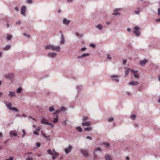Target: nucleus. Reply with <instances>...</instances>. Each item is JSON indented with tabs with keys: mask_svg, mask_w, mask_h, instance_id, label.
Segmentation results:
<instances>
[{
	"mask_svg": "<svg viewBox=\"0 0 160 160\" xmlns=\"http://www.w3.org/2000/svg\"><path fill=\"white\" fill-rule=\"evenodd\" d=\"M46 49H51L52 50H56L59 52L60 50V46H55L53 45H48L45 46Z\"/></svg>",
	"mask_w": 160,
	"mask_h": 160,
	"instance_id": "nucleus-1",
	"label": "nucleus"
},
{
	"mask_svg": "<svg viewBox=\"0 0 160 160\" xmlns=\"http://www.w3.org/2000/svg\"><path fill=\"white\" fill-rule=\"evenodd\" d=\"M14 76V74L12 73H8L4 75L5 77L9 80H12Z\"/></svg>",
	"mask_w": 160,
	"mask_h": 160,
	"instance_id": "nucleus-2",
	"label": "nucleus"
},
{
	"mask_svg": "<svg viewBox=\"0 0 160 160\" xmlns=\"http://www.w3.org/2000/svg\"><path fill=\"white\" fill-rule=\"evenodd\" d=\"M111 80L113 81L118 82H119V77L116 75H112L110 76Z\"/></svg>",
	"mask_w": 160,
	"mask_h": 160,
	"instance_id": "nucleus-3",
	"label": "nucleus"
},
{
	"mask_svg": "<svg viewBox=\"0 0 160 160\" xmlns=\"http://www.w3.org/2000/svg\"><path fill=\"white\" fill-rule=\"evenodd\" d=\"M139 28L137 26H135L134 28V31L133 32L135 34L136 36L138 37L140 35V33L139 32Z\"/></svg>",
	"mask_w": 160,
	"mask_h": 160,
	"instance_id": "nucleus-4",
	"label": "nucleus"
},
{
	"mask_svg": "<svg viewBox=\"0 0 160 160\" xmlns=\"http://www.w3.org/2000/svg\"><path fill=\"white\" fill-rule=\"evenodd\" d=\"M122 9L121 8H115L113 10V12L112 13V14L115 16L120 15V13L119 12H118L119 11L121 10Z\"/></svg>",
	"mask_w": 160,
	"mask_h": 160,
	"instance_id": "nucleus-5",
	"label": "nucleus"
},
{
	"mask_svg": "<svg viewBox=\"0 0 160 160\" xmlns=\"http://www.w3.org/2000/svg\"><path fill=\"white\" fill-rule=\"evenodd\" d=\"M4 103L5 104L6 107L9 110H11L12 108V103L9 102H5Z\"/></svg>",
	"mask_w": 160,
	"mask_h": 160,
	"instance_id": "nucleus-6",
	"label": "nucleus"
},
{
	"mask_svg": "<svg viewBox=\"0 0 160 160\" xmlns=\"http://www.w3.org/2000/svg\"><path fill=\"white\" fill-rule=\"evenodd\" d=\"M27 7L23 5L22 6L21 9V14L24 16H25V12L26 10Z\"/></svg>",
	"mask_w": 160,
	"mask_h": 160,
	"instance_id": "nucleus-7",
	"label": "nucleus"
},
{
	"mask_svg": "<svg viewBox=\"0 0 160 160\" xmlns=\"http://www.w3.org/2000/svg\"><path fill=\"white\" fill-rule=\"evenodd\" d=\"M57 55V53L55 52H49L48 54V56L49 58H55Z\"/></svg>",
	"mask_w": 160,
	"mask_h": 160,
	"instance_id": "nucleus-8",
	"label": "nucleus"
},
{
	"mask_svg": "<svg viewBox=\"0 0 160 160\" xmlns=\"http://www.w3.org/2000/svg\"><path fill=\"white\" fill-rule=\"evenodd\" d=\"M72 148V147L69 145L67 149H65V151L66 153H69Z\"/></svg>",
	"mask_w": 160,
	"mask_h": 160,
	"instance_id": "nucleus-9",
	"label": "nucleus"
},
{
	"mask_svg": "<svg viewBox=\"0 0 160 160\" xmlns=\"http://www.w3.org/2000/svg\"><path fill=\"white\" fill-rule=\"evenodd\" d=\"M70 22V21L67 19L66 18H64L63 20V23L64 24L68 25Z\"/></svg>",
	"mask_w": 160,
	"mask_h": 160,
	"instance_id": "nucleus-10",
	"label": "nucleus"
},
{
	"mask_svg": "<svg viewBox=\"0 0 160 160\" xmlns=\"http://www.w3.org/2000/svg\"><path fill=\"white\" fill-rule=\"evenodd\" d=\"M80 152H81L85 157H87L88 155V152L86 150L81 149Z\"/></svg>",
	"mask_w": 160,
	"mask_h": 160,
	"instance_id": "nucleus-11",
	"label": "nucleus"
},
{
	"mask_svg": "<svg viewBox=\"0 0 160 160\" xmlns=\"http://www.w3.org/2000/svg\"><path fill=\"white\" fill-rule=\"evenodd\" d=\"M139 84V82L137 81H132L128 83V84L132 85L133 86L137 85Z\"/></svg>",
	"mask_w": 160,
	"mask_h": 160,
	"instance_id": "nucleus-12",
	"label": "nucleus"
},
{
	"mask_svg": "<svg viewBox=\"0 0 160 160\" xmlns=\"http://www.w3.org/2000/svg\"><path fill=\"white\" fill-rule=\"evenodd\" d=\"M89 54L88 53H85L83 54L81 56H78L77 57L78 58V59L85 58V57L89 56Z\"/></svg>",
	"mask_w": 160,
	"mask_h": 160,
	"instance_id": "nucleus-13",
	"label": "nucleus"
},
{
	"mask_svg": "<svg viewBox=\"0 0 160 160\" xmlns=\"http://www.w3.org/2000/svg\"><path fill=\"white\" fill-rule=\"evenodd\" d=\"M41 123L43 124H47L49 123V122L47 121L46 119L44 118L42 119L41 121Z\"/></svg>",
	"mask_w": 160,
	"mask_h": 160,
	"instance_id": "nucleus-14",
	"label": "nucleus"
},
{
	"mask_svg": "<svg viewBox=\"0 0 160 160\" xmlns=\"http://www.w3.org/2000/svg\"><path fill=\"white\" fill-rule=\"evenodd\" d=\"M61 38L60 40V43L61 44H63L65 42L64 36L63 33H62L61 35Z\"/></svg>",
	"mask_w": 160,
	"mask_h": 160,
	"instance_id": "nucleus-15",
	"label": "nucleus"
},
{
	"mask_svg": "<svg viewBox=\"0 0 160 160\" xmlns=\"http://www.w3.org/2000/svg\"><path fill=\"white\" fill-rule=\"evenodd\" d=\"M9 134L11 137L17 136L18 137H19V136H17V134L14 131H11L9 132Z\"/></svg>",
	"mask_w": 160,
	"mask_h": 160,
	"instance_id": "nucleus-16",
	"label": "nucleus"
},
{
	"mask_svg": "<svg viewBox=\"0 0 160 160\" xmlns=\"http://www.w3.org/2000/svg\"><path fill=\"white\" fill-rule=\"evenodd\" d=\"M11 48V46L10 45H7L5 47H3L2 49L4 50H8L10 49Z\"/></svg>",
	"mask_w": 160,
	"mask_h": 160,
	"instance_id": "nucleus-17",
	"label": "nucleus"
},
{
	"mask_svg": "<svg viewBox=\"0 0 160 160\" xmlns=\"http://www.w3.org/2000/svg\"><path fill=\"white\" fill-rule=\"evenodd\" d=\"M8 96H10L11 97H12L15 96V93L14 92H13L9 91V94H8Z\"/></svg>",
	"mask_w": 160,
	"mask_h": 160,
	"instance_id": "nucleus-18",
	"label": "nucleus"
},
{
	"mask_svg": "<svg viewBox=\"0 0 160 160\" xmlns=\"http://www.w3.org/2000/svg\"><path fill=\"white\" fill-rule=\"evenodd\" d=\"M106 160H112L111 156L109 154H107L105 156Z\"/></svg>",
	"mask_w": 160,
	"mask_h": 160,
	"instance_id": "nucleus-19",
	"label": "nucleus"
},
{
	"mask_svg": "<svg viewBox=\"0 0 160 160\" xmlns=\"http://www.w3.org/2000/svg\"><path fill=\"white\" fill-rule=\"evenodd\" d=\"M147 62V60L146 59H145L142 61H141L140 62V64L141 66H144L146 63Z\"/></svg>",
	"mask_w": 160,
	"mask_h": 160,
	"instance_id": "nucleus-20",
	"label": "nucleus"
},
{
	"mask_svg": "<svg viewBox=\"0 0 160 160\" xmlns=\"http://www.w3.org/2000/svg\"><path fill=\"white\" fill-rule=\"evenodd\" d=\"M90 122H82V125L83 126H89L90 125Z\"/></svg>",
	"mask_w": 160,
	"mask_h": 160,
	"instance_id": "nucleus-21",
	"label": "nucleus"
},
{
	"mask_svg": "<svg viewBox=\"0 0 160 160\" xmlns=\"http://www.w3.org/2000/svg\"><path fill=\"white\" fill-rule=\"evenodd\" d=\"M75 34L76 37H79V38H82L83 37V34H80L78 32H76L75 33Z\"/></svg>",
	"mask_w": 160,
	"mask_h": 160,
	"instance_id": "nucleus-22",
	"label": "nucleus"
},
{
	"mask_svg": "<svg viewBox=\"0 0 160 160\" xmlns=\"http://www.w3.org/2000/svg\"><path fill=\"white\" fill-rule=\"evenodd\" d=\"M98 30H102L103 28V26L101 24H98L96 27Z\"/></svg>",
	"mask_w": 160,
	"mask_h": 160,
	"instance_id": "nucleus-23",
	"label": "nucleus"
},
{
	"mask_svg": "<svg viewBox=\"0 0 160 160\" xmlns=\"http://www.w3.org/2000/svg\"><path fill=\"white\" fill-rule=\"evenodd\" d=\"M56 118H54L53 120V121L54 123H56L58 121V117L57 115H56Z\"/></svg>",
	"mask_w": 160,
	"mask_h": 160,
	"instance_id": "nucleus-24",
	"label": "nucleus"
},
{
	"mask_svg": "<svg viewBox=\"0 0 160 160\" xmlns=\"http://www.w3.org/2000/svg\"><path fill=\"white\" fill-rule=\"evenodd\" d=\"M76 129L79 132H81L82 131V129L81 128L80 126L77 127H76Z\"/></svg>",
	"mask_w": 160,
	"mask_h": 160,
	"instance_id": "nucleus-25",
	"label": "nucleus"
},
{
	"mask_svg": "<svg viewBox=\"0 0 160 160\" xmlns=\"http://www.w3.org/2000/svg\"><path fill=\"white\" fill-rule=\"evenodd\" d=\"M12 38V36L11 35H8L7 36L6 39L8 40H10Z\"/></svg>",
	"mask_w": 160,
	"mask_h": 160,
	"instance_id": "nucleus-26",
	"label": "nucleus"
},
{
	"mask_svg": "<svg viewBox=\"0 0 160 160\" xmlns=\"http://www.w3.org/2000/svg\"><path fill=\"white\" fill-rule=\"evenodd\" d=\"M22 90V88L21 87H20L19 88H18V89H17V90L16 91V92L17 93H19L21 92Z\"/></svg>",
	"mask_w": 160,
	"mask_h": 160,
	"instance_id": "nucleus-27",
	"label": "nucleus"
},
{
	"mask_svg": "<svg viewBox=\"0 0 160 160\" xmlns=\"http://www.w3.org/2000/svg\"><path fill=\"white\" fill-rule=\"evenodd\" d=\"M130 70V69L129 68H128V69H127L125 70V76H127Z\"/></svg>",
	"mask_w": 160,
	"mask_h": 160,
	"instance_id": "nucleus-28",
	"label": "nucleus"
},
{
	"mask_svg": "<svg viewBox=\"0 0 160 160\" xmlns=\"http://www.w3.org/2000/svg\"><path fill=\"white\" fill-rule=\"evenodd\" d=\"M22 132H23V134L22 136V138H23L24 137L26 134V132L24 129H22Z\"/></svg>",
	"mask_w": 160,
	"mask_h": 160,
	"instance_id": "nucleus-29",
	"label": "nucleus"
},
{
	"mask_svg": "<svg viewBox=\"0 0 160 160\" xmlns=\"http://www.w3.org/2000/svg\"><path fill=\"white\" fill-rule=\"evenodd\" d=\"M55 110V109L54 108L52 107H50L49 108V111L50 112H52L54 111Z\"/></svg>",
	"mask_w": 160,
	"mask_h": 160,
	"instance_id": "nucleus-30",
	"label": "nucleus"
},
{
	"mask_svg": "<svg viewBox=\"0 0 160 160\" xmlns=\"http://www.w3.org/2000/svg\"><path fill=\"white\" fill-rule=\"evenodd\" d=\"M11 110H12L14 111L17 112H19L18 110L16 108H15L14 107L12 108V109Z\"/></svg>",
	"mask_w": 160,
	"mask_h": 160,
	"instance_id": "nucleus-31",
	"label": "nucleus"
},
{
	"mask_svg": "<svg viewBox=\"0 0 160 160\" xmlns=\"http://www.w3.org/2000/svg\"><path fill=\"white\" fill-rule=\"evenodd\" d=\"M47 152H48V153L49 154H50V155H53V153L52 152V151H51V150L50 149L48 150L47 151Z\"/></svg>",
	"mask_w": 160,
	"mask_h": 160,
	"instance_id": "nucleus-32",
	"label": "nucleus"
},
{
	"mask_svg": "<svg viewBox=\"0 0 160 160\" xmlns=\"http://www.w3.org/2000/svg\"><path fill=\"white\" fill-rule=\"evenodd\" d=\"M91 127H87V128H85L84 129V130L85 131H89L91 130Z\"/></svg>",
	"mask_w": 160,
	"mask_h": 160,
	"instance_id": "nucleus-33",
	"label": "nucleus"
},
{
	"mask_svg": "<svg viewBox=\"0 0 160 160\" xmlns=\"http://www.w3.org/2000/svg\"><path fill=\"white\" fill-rule=\"evenodd\" d=\"M59 109L60 110L61 112V111L64 112L66 110L65 108L63 107H62V108H59Z\"/></svg>",
	"mask_w": 160,
	"mask_h": 160,
	"instance_id": "nucleus-34",
	"label": "nucleus"
},
{
	"mask_svg": "<svg viewBox=\"0 0 160 160\" xmlns=\"http://www.w3.org/2000/svg\"><path fill=\"white\" fill-rule=\"evenodd\" d=\"M42 135H43L45 138H49V137H50V136L49 135V136H47L44 133H43L42 132Z\"/></svg>",
	"mask_w": 160,
	"mask_h": 160,
	"instance_id": "nucleus-35",
	"label": "nucleus"
},
{
	"mask_svg": "<svg viewBox=\"0 0 160 160\" xmlns=\"http://www.w3.org/2000/svg\"><path fill=\"white\" fill-rule=\"evenodd\" d=\"M132 120H135L136 118V116L134 115H132L130 116Z\"/></svg>",
	"mask_w": 160,
	"mask_h": 160,
	"instance_id": "nucleus-36",
	"label": "nucleus"
},
{
	"mask_svg": "<svg viewBox=\"0 0 160 160\" xmlns=\"http://www.w3.org/2000/svg\"><path fill=\"white\" fill-rule=\"evenodd\" d=\"M114 120V118H111L108 119V121L109 122H111Z\"/></svg>",
	"mask_w": 160,
	"mask_h": 160,
	"instance_id": "nucleus-37",
	"label": "nucleus"
},
{
	"mask_svg": "<svg viewBox=\"0 0 160 160\" xmlns=\"http://www.w3.org/2000/svg\"><path fill=\"white\" fill-rule=\"evenodd\" d=\"M27 2L28 4H31L32 3V0H27Z\"/></svg>",
	"mask_w": 160,
	"mask_h": 160,
	"instance_id": "nucleus-38",
	"label": "nucleus"
},
{
	"mask_svg": "<svg viewBox=\"0 0 160 160\" xmlns=\"http://www.w3.org/2000/svg\"><path fill=\"white\" fill-rule=\"evenodd\" d=\"M104 145L106 147H108L109 146V144L108 142H104L103 143Z\"/></svg>",
	"mask_w": 160,
	"mask_h": 160,
	"instance_id": "nucleus-39",
	"label": "nucleus"
},
{
	"mask_svg": "<svg viewBox=\"0 0 160 160\" xmlns=\"http://www.w3.org/2000/svg\"><path fill=\"white\" fill-rule=\"evenodd\" d=\"M81 87H82L81 86H77V89H78V91H79L80 90H81Z\"/></svg>",
	"mask_w": 160,
	"mask_h": 160,
	"instance_id": "nucleus-40",
	"label": "nucleus"
},
{
	"mask_svg": "<svg viewBox=\"0 0 160 160\" xmlns=\"http://www.w3.org/2000/svg\"><path fill=\"white\" fill-rule=\"evenodd\" d=\"M131 71L132 72L134 73V74H135L138 72L137 71H134V70L132 69H131Z\"/></svg>",
	"mask_w": 160,
	"mask_h": 160,
	"instance_id": "nucleus-41",
	"label": "nucleus"
},
{
	"mask_svg": "<svg viewBox=\"0 0 160 160\" xmlns=\"http://www.w3.org/2000/svg\"><path fill=\"white\" fill-rule=\"evenodd\" d=\"M47 124L49 125L52 128H53L54 127V125L50 122H49V123Z\"/></svg>",
	"mask_w": 160,
	"mask_h": 160,
	"instance_id": "nucleus-42",
	"label": "nucleus"
},
{
	"mask_svg": "<svg viewBox=\"0 0 160 160\" xmlns=\"http://www.w3.org/2000/svg\"><path fill=\"white\" fill-rule=\"evenodd\" d=\"M90 46L92 48H94L95 47V45L94 44L92 43L90 44Z\"/></svg>",
	"mask_w": 160,
	"mask_h": 160,
	"instance_id": "nucleus-43",
	"label": "nucleus"
},
{
	"mask_svg": "<svg viewBox=\"0 0 160 160\" xmlns=\"http://www.w3.org/2000/svg\"><path fill=\"white\" fill-rule=\"evenodd\" d=\"M36 144V147L37 148H39L40 146V144L39 143H37Z\"/></svg>",
	"mask_w": 160,
	"mask_h": 160,
	"instance_id": "nucleus-44",
	"label": "nucleus"
},
{
	"mask_svg": "<svg viewBox=\"0 0 160 160\" xmlns=\"http://www.w3.org/2000/svg\"><path fill=\"white\" fill-rule=\"evenodd\" d=\"M86 49H87V48H86L83 47L81 48V50L82 51H85V50H86Z\"/></svg>",
	"mask_w": 160,
	"mask_h": 160,
	"instance_id": "nucleus-45",
	"label": "nucleus"
},
{
	"mask_svg": "<svg viewBox=\"0 0 160 160\" xmlns=\"http://www.w3.org/2000/svg\"><path fill=\"white\" fill-rule=\"evenodd\" d=\"M101 149L100 148H97L95 149V151H101Z\"/></svg>",
	"mask_w": 160,
	"mask_h": 160,
	"instance_id": "nucleus-46",
	"label": "nucleus"
},
{
	"mask_svg": "<svg viewBox=\"0 0 160 160\" xmlns=\"http://www.w3.org/2000/svg\"><path fill=\"white\" fill-rule=\"evenodd\" d=\"M33 133L37 135H39V133L36 131H34L33 132Z\"/></svg>",
	"mask_w": 160,
	"mask_h": 160,
	"instance_id": "nucleus-47",
	"label": "nucleus"
},
{
	"mask_svg": "<svg viewBox=\"0 0 160 160\" xmlns=\"http://www.w3.org/2000/svg\"><path fill=\"white\" fill-rule=\"evenodd\" d=\"M158 15H160V8H158Z\"/></svg>",
	"mask_w": 160,
	"mask_h": 160,
	"instance_id": "nucleus-48",
	"label": "nucleus"
},
{
	"mask_svg": "<svg viewBox=\"0 0 160 160\" xmlns=\"http://www.w3.org/2000/svg\"><path fill=\"white\" fill-rule=\"evenodd\" d=\"M13 158L12 157H10L8 159H6V160H13Z\"/></svg>",
	"mask_w": 160,
	"mask_h": 160,
	"instance_id": "nucleus-49",
	"label": "nucleus"
},
{
	"mask_svg": "<svg viewBox=\"0 0 160 160\" xmlns=\"http://www.w3.org/2000/svg\"><path fill=\"white\" fill-rule=\"evenodd\" d=\"M134 76L136 77V78H139V76H138V75H137V74H134Z\"/></svg>",
	"mask_w": 160,
	"mask_h": 160,
	"instance_id": "nucleus-50",
	"label": "nucleus"
},
{
	"mask_svg": "<svg viewBox=\"0 0 160 160\" xmlns=\"http://www.w3.org/2000/svg\"><path fill=\"white\" fill-rule=\"evenodd\" d=\"M135 13L136 14H139V10H138V11H135Z\"/></svg>",
	"mask_w": 160,
	"mask_h": 160,
	"instance_id": "nucleus-51",
	"label": "nucleus"
},
{
	"mask_svg": "<svg viewBox=\"0 0 160 160\" xmlns=\"http://www.w3.org/2000/svg\"><path fill=\"white\" fill-rule=\"evenodd\" d=\"M127 60L126 59H124L123 60V62H122V64H125L127 62Z\"/></svg>",
	"mask_w": 160,
	"mask_h": 160,
	"instance_id": "nucleus-52",
	"label": "nucleus"
},
{
	"mask_svg": "<svg viewBox=\"0 0 160 160\" xmlns=\"http://www.w3.org/2000/svg\"><path fill=\"white\" fill-rule=\"evenodd\" d=\"M88 119V117H84L83 118V121H86V120H87Z\"/></svg>",
	"mask_w": 160,
	"mask_h": 160,
	"instance_id": "nucleus-53",
	"label": "nucleus"
},
{
	"mask_svg": "<svg viewBox=\"0 0 160 160\" xmlns=\"http://www.w3.org/2000/svg\"><path fill=\"white\" fill-rule=\"evenodd\" d=\"M63 123L64 124V125L65 126H66L67 123V122H66V120H65V121H64L63 122Z\"/></svg>",
	"mask_w": 160,
	"mask_h": 160,
	"instance_id": "nucleus-54",
	"label": "nucleus"
},
{
	"mask_svg": "<svg viewBox=\"0 0 160 160\" xmlns=\"http://www.w3.org/2000/svg\"><path fill=\"white\" fill-rule=\"evenodd\" d=\"M15 9L17 11H18L19 10L18 8L17 7H15Z\"/></svg>",
	"mask_w": 160,
	"mask_h": 160,
	"instance_id": "nucleus-55",
	"label": "nucleus"
},
{
	"mask_svg": "<svg viewBox=\"0 0 160 160\" xmlns=\"http://www.w3.org/2000/svg\"><path fill=\"white\" fill-rule=\"evenodd\" d=\"M36 130L37 131H39L40 130V128L39 127H38L36 129Z\"/></svg>",
	"mask_w": 160,
	"mask_h": 160,
	"instance_id": "nucleus-56",
	"label": "nucleus"
},
{
	"mask_svg": "<svg viewBox=\"0 0 160 160\" xmlns=\"http://www.w3.org/2000/svg\"><path fill=\"white\" fill-rule=\"evenodd\" d=\"M55 112H56V113H58L60 112L61 111H60V109H59L56 110Z\"/></svg>",
	"mask_w": 160,
	"mask_h": 160,
	"instance_id": "nucleus-57",
	"label": "nucleus"
},
{
	"mask_svg": "<svg viewBox=\"0 0 160 160\" xmlns=\"http://www.w3.org/2000/svg\"><path fill=\"white\" fill-rule=\"evenodd\" d=\"M86 138L87 139H89L90 140H92V138L90 136H88V137H86Z\"/></svg>",
	"mask_w": 160,
	"mask_h": 160,
	"instance_id": "nucleus-58",
	"label": "nucleus"
},
{
	"mask_svg": "<svg viewBox=\"0 0 160 160\" xmlns=\"http://www.w3.org/2000/svg\"><path fill=\"white\" fill-rule=\"evenodd\" d=\"M138 124L137 123H135L134 124V126L135 127H138Z\"/></svg>",
	"mask_w": 160,
	"mask_h": 160,
	"instance_id": "nucleus-59",
	"label": "nucleus"
},
{
	"mask_svg": "<svg viewBox=\"0 0 160 160\" xmlns=\"http://www.w3.org/2000/svg\"><path fill=\"white\" fill-rule=\"evenodd\" d=\"M29 117L31 119H33V120H34L35 121H36V119L34 118H32L31 116H29Z\"/></svg>",
	"mask_w": 160,
	"mask_h": 160,
	"instance_id": "nucleus-60",
	"label": "nucleus"
},
{
	"mask_svg": "<svg viewBox=\"0 0 160 160\" xmlns=\"http://www.w3.org/2000/svg\"><path fill=\"white\" fill-rule=\"evenodd\" d=\"M26 160H33L32 158H28L26 159Z\"/></svg>",
	"mask_w": 160,
	"mask_h": 160,
	"instance_id": "nucleus-61",
	"label": "nucleus"
},
{
	"mask_svg": "<svg viewBox=\"0 0 160 160\" xmlns=\"http://www.w3.org/2000/svg\"><path fill=\"white\" fill-rule=\"evenodd\" d=\"M23 35H24L25 36H26L27 37H29V35H27L26 33H24L23 34Z\"/></svg>",
	"mask_w": 160,
	"mask_h": 160,
	"instance_id": "nucleus-62",
	"label": "nucleus"
},
{
	"mask_svg": "<svg viewBox=\"0 0 160 160\" xmlns=\"http://www.w3.org/2000/svg\"><path fill=\"white\" fill-rule=\"evenodd\" d=\"M57 158V157L55 156H53L52 157V158L53 160H55V159Z\"/></svg>",
	"mask_w": 160,
	"mask_h": 160,
	"instance_id": "nucleus-63",
	"label": "nucleus"
},
{
	"mask_svg": "<svg viewBox=\"0 0 160 160\" xmlns=\"http://www.w3.org/2000/svg\"><path fill=\"white\" fill-rule=\"evenodd\" d=\"M21 23L20 21H18L16 22V24L18 25H20Z\"/></svg>",
	"mask_w": 160,
	"mask_h": 160,
	"instance_id": "nucleus-64",
	"label": "nucleus"
}]
</instances>
